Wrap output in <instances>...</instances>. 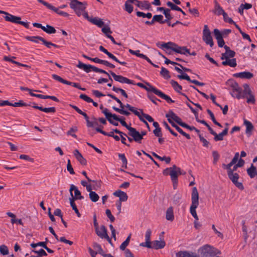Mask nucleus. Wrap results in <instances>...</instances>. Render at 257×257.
Listing matches in <instances>:
<instances>
[{"label":"nucleus","instance_id":"1","mask_svg":"<svg viewBox=\"0 0 257 257\" xmlns=\"http://www.w3.org/2000/svg\"><path fill=\"white\" fill-rule=\"evenodd\" d=\"M157 46L162 49H171L172 51L181 54L186 55L189 53V49L186 47H180L171 42L168 43H163L162 44H157Z\"/></svg>","mask_w":257,"mask_h":257},{"label":"nucleus","instance_id":"2","mask_svg":"<svg viewBox=\"0 0 257 257\" xmlns=\"http://www.w3.org/2000/svg\"><path fill=\"white\" fill-rule=\"evenodd\" d=\"M198 252L201 257H214L217 254H220L221 251L214 246L205 244L198 249Z\"/></svg>","mask_w":257,"mask_h":257},{"label":"nucleus","instance_id":"3","mask_svg":"<svg viewBox=\"0 0 257 257\" xmlns=\"http://www.w3.org/2000/svg\"><path fill=\"white\" fill-rule=\"evenodd\" d=\"M199 205V194L196 187L192 188L191 193V205L190 208V212L193 217L196 220H198L196 209Z\"/></svg>","mask_w":257,"mask_h":257},{"label":"nucleus","instance_id":"4","mask_svg":"<svg viewBox=\"0 0 257 257\" xmlns=\"http://www.w3.org/2000/svg\"><path fill=\"white\" fill-rule=\"evenodd\" d=\"M117 103L119 104L120 108L116 107L115 106L112 107V108L116 112L119 113L121 114L128 116L130 115L131 113L128 111L125 110L124 109V108L125 107L127 108L130 111L134 113L136 115H137V116H139L140 112L137 110L136 107L131 106L129 104L124 105L120 100V102H117Z\"/></svg>","mask_w":257,"mask_h":257},{"label":"nucleus","instance_id":"5","mask_svg":"<svg viewBox=\"0 0 257 257\" xmlns=\"http://www.w3.org/2000/svg\"><path fill=\"white\" fill-rule=\"evenodd\" d=\"M181 169L174 165L171 167V170L169 172V175L171 176V180L173 182V188L176 189L178 184V177L179 175H181Z\"/></svg>","mask_w":257,"mask_h":257},{"label":"nucleus","instance_id":"6","mask_svg":"<svg viewBox=\"0 0 257 257\" xmlns=\"http://www.w3.org/2000/svg\"><path fill=\"white\" fill-rule=\"evenodd\" d=\"M243 87L244 89L243 91L242 90V95H244V98H247L246 102L251 104L255 103V99L249 85L247 84H244Z\"/></svg>","mask_w":257,"mask_h":257},{"label":"nucleus","instance_id":"7","mask_svg":"<svg viewBox=\"0 0 257 257\" xmlns=\"http://www.w3.org/2000/svg\"><path fill=\"white\" fill-rule=\"evenodd\" d=\"M230 86L232 89L230 94L232 97L238 99L244 97V95H242V88L239 87L237 82H232Z\"/></svg>","mask_w":257,"mask_h":257},{"label":"nucleus","instance_id":"8","mask_svg":"<svg viewBox=\"0 0 257 257\" xmlns=\"http://www.w3.org/2000/svg\"><path fill=\"white\" fill-rule=\"evenodd\" d=\"M202 39L207 45H209L211 47H212L214 45L210 31L208 29V26L206 25L204 26Z\"/></svg>","mask_w":257,"mask_h":257},{"label":"nucleus","instance_id":"9","mask_svg":"<svg viewBox=\"0 0 257 257\" xmlns=\"http://www.w3.org/2000/svg\"><path fill=\"white\" fill-rule=\"evenodd\" d=\"M110 75L113 77L114 80L116 81L119 82L121 83H126L128 84H136L133 80H130L128 78L123 77L121 75H118L114 73L112 71H109Z\"/></svg>","mask_w":257,"mask_h":257},{"label":"nucleus","instance_id":"10","mask_svg":"<svg viewBox=\"0 0 257 257\" xmlns=\"http://www.w3.org/2000/svg\"><path fill=\"white\" fill-rule=\"evenodd\" d=\"M228 178L235 185L236 187L240 190L244 189L243 185L242 183L237 181L239 179V175L237 173L231 172L227 174Z\"/></svg>","mask_w":257,"mask_h":257},{"label":"nucleus","instance_id":"11","mask_svg":"<svg viewBox=\"0 0 257 257\" xmlns=\"http://www.w3.org/2000/svg\"><path fill=\"white\" fill-rule=\"evenodd\" d=\"M38 2L40 3L43 4L45 6H46L48 9L53 11L55 13H56L57 14L62 16L63 17H69V15L65 12L61 11L59 10V9L55 8V7L53 6L51 4H49L48 3L43 1V0H38Z\"/></svg>","mask_w":257,"mask_h":257},{"label":"nucleus","instance_id":"12","mask_svg":"<svg viewBox=\"0 0 257 257\" xmlns=\"http://www.w3.org/2000/svg\"><path fill=\"white\" fill-rule=\"evenodd\" d=\"M130 130L128 131V135L132 138L134 141L136 142L141 144L142 140L143 139V138L141 137L140 135V132H138L135 128L132 127L130 128Z\"/></svg>","mask_w":257,"mask_h":257},{"label":"nucleus","instance_id":"13","mask_svg":"<svg viewBox=\"0 0 257 257\" xmlns=\"http://www.w3.org/2000/svg\"><path fill=\"white\" fill-rule=\"evenodd\" d=\"M96 234L101 238H105L107 240L111 243V240L107 233V229L104 225L101 226L100 228L99 227L95 230Z\"/></svg>","mask_w":257,"mask_h":257},{"label":"nucleus","instance_id":"14","mask_svg":"<svg viewBox=\"0 0 257 257\" xmlns=\"http://www.w3.org/2000/svg\"><path fill=\"white\" fill-rule=\"evenodd\" d=\"M69 191L72 198L74 197V200L84 198L83 196H81L80 191L74 185L72 184L70 186Z\"/></svg>","mask_w":257,"mask_h":257},{"label":"nucleus","instance_id":"15","mask_svg":"<svg viewBox=\"0 0 257 257\" xmlns=\"http://www.w3.org/2000/svg\"><path fill=\"white\" fill-rule=\"evenodd\" d=\"M213 33L214 37L217 40L218 47L220 48L223 47L225 44V42L223 39L222 35L221 34V32H220L218 29H215L213 31Z\"/></svg>","mask_w":257,"mask_h":257},{"label":"nucleus","instance_id":"16","mask_svg":"<svg viewBox=\"0 0 257 257\" xmlns=\"http://www.w3.org/2000/svg\"><path fill=\"white\" fill-rule=\"evenodd\" d=\"M166 243L164 240H155L152 241L150 244V246L148 248H154L155 249H161L165 247Z\"/></svg>","mask_w":257,"mask_h":257},{"label":"nucleus","instance_id":"17","mask_svg":"<svg viewBox=\"0 0 257 257\" xmlns=\"http://www.w3.org/2000/svg\"><path fill=\"white\" fill-rule=\"evenodd\" d=\"M170 84H171L172 87L175 90V91L180 93L181 95L185 96L188 101H190V99L187 97V96L185 93L181 92V91L182 90V87L180 85H179L177 81L173 80H171L170 81Z\"/></svg>","mask_w":257,"mask_h":257},{"label":"nucleus","instance_id":"18","mask_svg":"<svg viewBox=\"0 0 257 257\" xmlns=\"http://www.w3.org/2000/svg\"><path fill=\"white\" fill-rule=\"evenodd\" d=\"M103 113L104 114V115L106 117V118L107 119V120L109 121V122L112 124H113L114 126H117L118 125V123L116 122H115L113 120H114V115H117L115 114H112L111 113L109 112L108 111V109H105L103 111Z\"/></svg>","mask_w":257,"mask_h":257},{"label":"nucleus","instance_id":"19","mask_svg":"<svg viewBox=\"0 0 257 257\" xmlns=\"http://www.w3.org/2000/svg\"><path fill=\"white\" fill-rule=\"evenodd\" d=\"M77 67L83 70L86 73H89L91 71L94 72V68H95V66L91 65L85 64L81 61L78 62V64H77Z\"/></svg>","mask_w":257,"mask_h":257},{"label":"nucleus","instance_id":"20","mask_svg":"<svg viewBox=\"0 0 257 257\" xmlns=\"http://www.w3.org/2000/svg\"><path fill=\"white\" fill-rule=\"evenodd\" d=\"M113 195L116 197H119L118 201L120 202H125L128 199V196L127 194L120 190H116L113 192Z\"/></svg>","mask_w":257,"mask_h":257},{"label":"nucleus","instance_id":"21","mask_svg":"<svg viewBox=\"0 0 257 257\" xmlns=\"http://www.w3.org/2000/svg\"><path fill=\"white\" fill-rule=\"evenodd\" d=\"M146 85L139 82L136 84V85L141 88H144L146 91H147L148 92H153L154 93L155 91L156 88L152 85L149 82H145Z\"/></svg>","mask_w":257,"mask_h":257},{"label":"nucleus","instance_id":"22","mask_svg":"<svg viewBox=\"0 0 257 257\" xmlns=\"http://www.w3.org/2000/svg\"><path fill=\"white\" fill-rule=\"evenodd\" d=\"M154 93L156 95L158 96L159 97H161V98L164 99L169 103L174 102V101L173 100L170 96L165 94L161 90L157 88Z\"/></svg>","mask_w":257,"mask_h":257},{"label":"nucleus","instance_id":"23","mask_svg":"<svg viewBox=\"0 0 257 257\" xmlns=\"http://www.w3.org/2000/svg\"><path fill=\"white\" fill-rule=\"evenodd\" d=\"M177 257H200L195 252L188 251H179L176 253Z\"/></svg>","mask_w":257,"mask_h":257},{"label":"nucleus","instance_id":"24","mask_svg":"<svg viewBox=\"0 0 257 257\" xmlns=\"http://www.w3.org/2000/svg\"><path fill=\"white\" fill-rule=\"evenodd\" d=\"M234 77L245 78V79H250L253 77V75L252 73L247 71L241 72L239 73H236L233 75Z\"/></svg>","mask_w":257,"mask_h":257},{"label":"nucleus","instance_id":"25","mask_svg":"<svg viewBox=\"0 0 257 257\" xmlns=\"http://www.w3.org/2000/svg\"><path fill=\"white\" fill-rule=\"evenodd\" d=\"M213 12L218 16L222 15L223 17H225L226 16V13L216 1H215L214 11Z\"/></svg>","mask_w":257,"mask_h":257},{"label":"nucleus","instance_id":"26","mask_svg":"<svg viewBox=\"0 0 257 257\" xmlns=\"http://www.w3.org/2000/svg\"><path fill=\"white\" fill-rule=\"evenodd\" d=\"M5 19L6 21L18 24L19 20H21V18L20 17L15 16L8 13L5 17Z\"/></svg>","mask_w":257,"mask_h":257},{"label":"nucleus","instance_id":"27","mask_svg":"<svg viewBox=\"0 0 257 257\" xmlns=\"http://www.w3.org/2000/svg\"><path fill=\"white\" fill-rule=\"evenodd\" d=\"M136 6L141 9H145L147 10H149L151 9V5L149 2L147 1H136Z\"/></svg>","mask_w":257,"mask_h":257},{"label":"nucleus","instance_id":"28","mask_svg":"<svg viewBox=\"0 0 257 257\" xmlns=\"http://www.w3.org/2000/svg\"><path fill=\"white\" fill-rule=\"evenodd\" d=\"M79 114H80L84 116V118L85 119V120L86 121L87 127H93L94 125H98V123L96 121H95L94 122L90 121L89 120V117H88L87 114L85 112L81 110L80 111V112L79 113ZM94 119L95 120H96V118H94Z\"/></svg>","mask_w":257,"mask_h":257},{"label":"nucleus","instance_id":"29","mask_svg":"<svg viewBox=\"0 0 257 257\" xmlns=\"http://www.w3.org/2000/svg\"><path fill=\"white\" fill-rule=\"evenodd\" d=\"M169 122L171 124L172 126L175 128V129L182 135L185 137L187 139H190V136L189 134L184 132L179 126L176 124L174 121L169 119Z\"/></svg>","mask_w":257,"mask_h":257},{"label":"nucleus","instance_id":"30","mask_svg":"<svg viewBox=\"0 0 257 257\" xmlns=\"http://www.w3.org/2000/svg\"><path fill=\"white\" fill-rule=\"evenodd\" d=\"M74 155L77 160L79 162V163L82 165H86L87 163V161L85 159H84L81 153L79 152L78 150H75L74 151Z\"/></svg>","mask_w":257,"mask_h":257},{"label":"nucleus","instance_id":"31","mask_svg":"<svg viewBox=\"0 0 257 257\" xmlns=\"http://www.w3.org/2000/svg\"><path fill=\"white\" fill-rule=\"evenodd\" d=\"M228 128L227 127H225L224 130L219 134H217L216 133L214 135V140L215 141H220L223 140V137L226 136L228 134Z\"/></svg>","mask_w":257,"mask_h":257},{"label":"nucleus","instance_id":"32","mask_svg":"<svg viewBox=\"0 0 257 257\" xmlns=\"http://www.w3.org/2000/svg\"><path fill=\"white\" fill-rule=\"evenodd\" d=\"M32 107L34 108L38 109L41 111H44L46 113H48V112L54 113L56 112V108L54 107L43 108L42 106H39L35 104L33 105Z\"/></svg>","mask_w":257,"mask_h":257},{"label":"nucleus","instance_id":"33","mask_svg":"<svg viewBox=\"0 0 257 257\" xmlns=\"http://www.w3.org/2000/svg\"><path fill=\"white\" fill-rule=\"evenodd\" d=\"M224 60H225L223 61L222 62V64L224 66L228 65L231 67H234L237 65L236 59H235V58H232L231 59H230V58H229V59L227 58V59H224Z\"/></svg>","mask_w":257,"mask_h":257},{"label":"nucleus","instance_id":"34","mask_svg":"<svg viewBox=\"0 0 257 257\" xmlns=\"http://www.w3.org/2000/svg\"><path fill=\"white\" fill-rule=\"evenodd\" d=\"M248 175L250 178H253L256 175H257L256 168L251 164L250 167L248 168L246 170Z\"/></svg>","mask_w":257,"mask_h":257},{"label":"nucleus","instance_id":"35","mask_svg":"<svg viewBox=\"0 0 257 257\" xmlns=\"http://www.w3.org/2000/svg\"><path fill=\"white\" fill-rule=\"evenodd\" d=\"M166 218L167 220L171 221L174 219L173 208L172 206L167 209L166 213Z\"/></svg>","mask_w":257,"mask_h":257},{"label":"nucleus","instance_id":"36","mask_svg":"<svg viewBox=\"0 0 257 257\" xmlns=\"http://www.w3.org/2000/svg\"><path fill=\"white\" fill-rule=\"evenodd\" d=\"M113 131H114V132L116 133V134H119V136H120V138L121 139V143L123 144H124L127 146H130V145L128 144H127L126 143H125V141H126V139L124 137V136L125 137H127V135L125 134V133L120 131L119 130H118V129L117 128H115V129H113Z\"/></svg>","mask_w":257,"mask_h":257},{"label":"nucleus","instance_id":"37","mask_svg":"<svg viewBox=\"0 0 257 257\" xmlns=\"http://www.w3.org/2000/svg\"><path fill=\"white\" fill-rule=\"evenodd\" d=\"M244 124L246 126V134L250 135L251 134V132H252L253 128V126L252 124L250 121L247 120H244Z\"/></svg>","mask_w":257,"mask_h":257},{"label":"nucleus","instance_id":"38","mask_svg":"<svg viewBox=\"0 0 257 257\" xmlns=\"http://www.w3.org/2000/svg\"><path fill=\"white\" fill-rule=\"evenodd\" d=\"M235 55V53L234 51L232 50H229L228 52H225L224 53L221 54V59L224 60V59H229L230 58H233Z\"/></svg>","mask_w":257,"mask_h":257},{"label":"nucleus","instance_id":"39","mask_svg":"<svg viewBox=\"0 0 257 257\" xmlns=\"http://www.w3.org/2000/svg\"><path fill=\"white\" fill-rule=\"evenodd\" d=\"M114 120L119 121L120 124L124 127H126L128 131H129L130 128H132V127L128 126L126 122L124 121V117H121L119 118L117 115H114Z\"/></svg>","mask_w":257,"mask_h":257},{"label":"nucleus","instance_id":"40","mask_svg":"<svg viewBox=\"0 0 257 257\" xmlns=\"http://www.w3.org/2000/svg\"><path fill=\"white\" fill-rule=\"evenodd\" d=\"M90 22L100 28L102 27L104 25V22L100 19L96 17L92 18L90 20Z\"/></svg>","mask_w":257,"mask_h":257},{"label":"nucleus","instance_id":"41","mask_svg":"<svg viewBox=\"0 0 257 257\" xmlns=\"http://www.w3.org/2000/svg\"><path fill=\"white\" fill-rule=\"evenodd\" d=\"M152 233V231L151 229L149 228L147 230L146 234H145V239L146 241L147 242V244L146 245L147 246V247L148 246H150V244L152 242L151 241V235Z\"/></svg>","mask_w":257,"mask_h":257},{"label":"nucleus","instance_id":"42","mask_svg":"<svg viewBox=\"0 0 257 257\" xmlns=\"http://www.w3.org/2000/svg\"><path fill=\"white\" fill-rule=\"evenodd\" d=\"M88 192H89V198L92 202H96L99 200V196L95 192L92 191V190Z\"/></svg>","mask_w":257,"mask_h":257},{"label":"nucleus","instance_id":"43","mask_svg":"<svg viewBox=\"0 0 257 257\" xmlns=\"http://www.w3.org/2000/svg\"><path fill=\"white\" fill-rule=\"evenodd\" d=\"M26 39L28 41L33 42L36 43H38L39 41H43V38L40 36H27Z\"/></svg>","mask_w":257,"mask_h":257},{"label":"nucleus","instance_id":"44","mask_svg":"<svg viewBox=\"0 0 257 257\" xmlns=\"http://www.w3.org/2000/svg\"><path fill=\"white\" fill-rule=\"evenodd\" d=\"M70 205L72 207L73 210H74V211L76 213L77 216L78 217H80L81 216V214L79 213V210L77 209V206L74 202V197L70 198Z\"/></svg>","mask_w":257,"mask_h":257},{"label":"nucleus","instance_id":"45","mask_svg":"<svg viewBox=\"0 0 257 257\" xmlns=\"http://www.w3.org/2000/svg\"><path fill=\"white\" fill-rule=\"evenodd\" d=\"M153 20L154 23L156 22L162 24H164L165 23V22H167V20H163V16L161 15H154L153 17Z\"/></svg>","mask_w":257,"mask_h":257},{"label":"nucleus","instance_id":"46","mask_svg":"<svg viewBox=\"0 0 257 257\" xmlns=\"http://www.w3.org/2000/svg\"><path fill=\"white\" fill-rule=\"evenodd\" d=\"M43 30L48 34H54L56 33V30L55 29L49 25H47L46 27H44Z\"/></svg>","mask_w":257,"mask_h":257},{"label":"nucleus","instance_id":"47","mask_svg":"<svg viewBox=\"0 0 257 257\" xmlns=\"http://www.w3.org/2000/svg\"><path fill=\"white\" fill-rule=\"evenodd\" d=\"M93 246L94 248L97 250L96 252H97V253H99L103 256L105 254L104 253L103 249L102 248L101 245L95 242L93 243Z\"/></svg>","mask_w":257,"mask_h":257},{"label":"nucleus","instance_id":"48","mask_svg":"<svg viewBox=\"0 0 257 257\" xmlns=\"http://www.w3.org/2000/svg\"><path fill=\"white\" fill-rule=\"evenodd\" d=\"M131 235L130 234L125 241H124L120 245V249L122 250H125L126 247L128 245L129 242L130 241Z\"/></svg>","mask_w":257,"mask_h":257},{"label":"nucleus","instance_id":"49","mask_svg":"<svg viewBox=\"0 0 257 257\" xmlns=\"http://www.w3.org/2000/svg\"><path fill=\"white\" fill-rule=\"evenodd\" d=\"M108 57L112 59L113 60H114V61L118 63L119 64H121V65H124V66H126L127 63L124 62V61H119L115 56H114L112 53H109L108 55H107Z\"/></svg>","mask_w":257,"mask_h":257},{"label":"nucleus","instance_id":"50","mask_svg":"<svg viewBox=\"0 0 257 257\" xmlns=\"http://www.w3.org/2000/svg\"><path fill=\"white\" fill-rule=\"evenodd\" d=\"M52 76L54 79H55L59 82H60L63 84H70L69 83H68V81L64 80L62 77H61L60 76H59L56 74H53L52 75Z\"/></svg>","mask_w":257,"mask_h":257},{"label":"nucleus","instance_id":"51","mask_svg":"<svg viewBox=\"0 0 257 257\" xmlns=\"http://www.w3.org/2000/svg\"><path fill=\"white\" fill-rule=\"evenodd\" d=\"M161 75L164 77L165 79H169L170 78L169 71L165 68L162 67L161 68V71L160 72Z\"/></svg>","mask_w":257,"mask_h":257},{"label":"nucleus","instance_id":"52","mask_svg":"<svg viewBox=\"0 0 257 257\" xmlns=\"http://www.w3.org/2000/svg\"><path fill=\"white\" fill-rule=\"evenodd\" d=\"M77 131H78V129L76 126L72 127L67 132V135L68 136H71L72 137H73L74 138H76L77 136L74 133L77 132Z\"/></svg>","mask_w":257,"mask_h":257},{"label":"nucleus","instance_id":"53","mask_svg":"<svg viewBox=\"0 0 257 257\" xmlns=\"http://www.w3.org/2000/svg\"><path fill=\"white\" fill-rule=\"evenodd\" d=\"M177 116V115L172 110H170L168 113L166 114V117L167 118L168 121L169 119L170 120H174Z\"/></svg>","mask_w":257,"mask_h":257},{"label":"nucleus","instance_id":"54","mask_svg":"<svg viewBox=\"0 0 257 257\" xmlns=\"http://www.w3.org/2000/svg\"><path fill=\"white\" fill-rule=\"evenodd\" d=\"M177 116V115L172 110H170L168 113L166 114V117L167 118L168 121L169 119L170 120H174Z\"/></svg>","mask_w":257,"mask_h":257},{"label":"nucleus","instance_id":"55","mask_svg":"<svg viewBox=\"0 0 257 257\" xmlns=\"http://www.w3.org/2000/svg\"><path fill=\"white\" fill-rule=\"evenodd\" d=\"M137 16L139 17H143V18H147L148 19L151 18L152 17V15L151 13H148L147 14H145L143 12H137Z\"/></svg>","mask_w":257,"mask_h":257},{"label":"nucleus","instance_id":"56","mask_svg":"<svg viewBox=\"0 0 257 257\" xmlns=\"http://www.w3.org/2000/svg\"><path fill=\"white\" fill-rule=\"evenodd\" d=\"M93 184H91L92 185V190H97L98 189H100L101 187V182L100 181L94 180L93 181Z\"/></svg>","mask_w":257,"mask_h":257},{"label":"nucleus","instance_id":"57","mask_svg":"<svg viewBox=\"0 0 257 257\" xmlns=\"http://www.w3.org/2000/svg\"><path fill=\"white\" fill-rule=\"evenodd\" d=\"M0 252L3 255H6L9 254V249L8 247L3 244L0 246Z\"/></svg>","mask_w":257,"mask_h":257},{"label":"nucleus","instance_id":"58","mask_svg":"<svg viewBox=\"0 0 257 257\" xmlns=\"http://www.w3.org/2000/svg\"><path fill=\"white\" fill-rule=\"evenodd\" d=\"M118 157L121 160L123 166H124L125 168H126L127 161L124 154H118Z\"/></svg>","mask_w":257,"mask_h":257},{"label":"nucleus","instance_id":"59","mask_svg":"<svg viewBox=\"0 0 257 257\" xmlns=\"http://www.w3.org/2000/svg\"><path fill=\"white\" fill-rule=\"evenodd\" d=\"M167 5L169 7L171 10H175L177 11H181V9L176 5H174L171 2H168L167 3Z\"/></svg>","mask_w":257,"mask_h":257},{"label":"nucleus","instance_id":"60","mask_svg":"<svg viewBox=\"0 0 257 257\" xmlns=\"http://www.w3.org/2000/svg\"><path fill=\"white\" fill-rule=\"evenodd\" d=\"M81 184L83 186L85 187L87 191L92 190V185L90 184H88V182L85 180H82L81 181Z\"/></svg>","mask_w":257,"mask_h":257},{"label":"nucleus","instance_id":"61","mask_svg":"<svg viewBox=\"0 0 257 257\" xmlns=\"http://www.w3.org/2000/svg\"><path fill=\"white\" fill-rule=\"evenodd\" d=\"M12 106L14 107H19L30 106V105L24 102L23 100H20L19 102L12 103Z\"/></svg>","mask_w":257,"mask_h":257},{"label":"nucleus","instance_id":"62","mask_svg":"<svg viewBox=\"0 0 257 257\" xmlns=\"http://www.w3.org/2000/svg\"><path fill=\"white\" fill-rule=\"evenodd\" d=\"M124 6L125 11H126L129 14H131L133 11L134 7L132 5H131V4L125 2Z\"/></svg>","mask_w":257,"mask_h":257},{"label":"nucleus","instance_id":"63","mask_svg":"<svg viewBox=\"0 0 257 257\" xmlns=\"http://www.w3.org/2000/svg\"><path fill=\"white\" fill-rule=\"evenodd\" d=\"M147 96L149 98V99L155 104L157 105V103L156 101H160V100L156 98L154 95L153 94L148 93Z\"/></svg>","mask_w":257,"mask_h":257},{"label":"nucleus","instance_id":"64","mask_svg":"<svg viewBox=\"0 0 257 257\" xmlns=\"http://www.w3.org/2000/svg\"><path fill=\"white\" fill-rule=\"evenodd\" d=\"M163 124L165 126V128L167 130H168L172 135H173L175 137L177 136V134L175 133L172 129L171 128V127L169 126L168 124L166 121H164Z\"/></svg>","mask_w":257,"mask_h":257}]
</instances>
